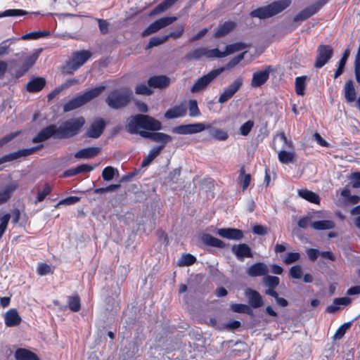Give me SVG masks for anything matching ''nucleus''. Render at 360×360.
<instances>
[{
	"label": "nucleus",
	"instance_id": "obj_62",
	"mask_svg": "<svg viewBox=\"0 0 360 360\" xmlns=\"http://www.w3.org/2000/svg\"><path fill=\"white\" fill-rule=\"evenodd\" d=\"M94 166L88 164H82L77 167H76V172L77 174L80 173H86L92 171L94 169Z\"/></svg>",
	"mask_w": 360,
	"mask_h": 360
},
{
	"label": "nucleus",
	"instance_id": "obj_64",
	"mask_svg": "<svg viewBox=\"0 0 360 360\" xmlns=\"http://www.w3.org/2000/svg\"><path fill=\"white\" fill-rule=\"evenodd\" d=\"M252 232L256 235L264 236L268 233V230L262 225H255L252 228Z\"/></svg>",
	"mask_w": 360,
	"mask_h": 360
},
{
	"label": "nucleus",
	"instance_id": "obj_4",
	"mask_svg": "<svg viewBox=\"0 0 360 360\" xmlns=\"http://www.w3.org/2000/svg\"><path fill=\"white\" fill-rule=\"evenodd\" d=\"M291 4L290 0H279L274 1L267 6L259 7L251 11L253 18L266 19L271 18L287 8Z\"/></svg>",
	"mask_w": 360,
	"mask_h": 360
},
{
	"label": "nucleus",
	"instance_id": "obj_29",
	"mask_svg": "<svg viewBox=\"0 0 360 360\" xmlns=\"http://www.w3.org/2000/svg\"><path fill=\"white\" fill-rule=\"evenodd\" d=\"M297 193L300 197L310 202L315 204H319L320 202L319 196L316 193L311 191H309L306 188H302L298 190Z\"/></svg>",
	"mask_w": 360,
	"mask_h": 360
},
{
	"label": "nucleus",
	"instance_id": "obj_19",
	"mask_svg": "<svg viewBox=\"0 0 360 360\" xmlns=\"http://www.w3.org/2000/svg\"><path fill=\"white\" fill-rule=\"evenodd\" d=\"M232 252L240 261H243L245 257H252L250 248L245 243L233 245Z\"/></svg>",
	"mask_w": 360,
	"mask_h": 360
},
{
	"label": "nucleus",
	"instance_id": "obj_36",
	"mask_svg": "<svg viewBox=\"0 0 360 360\" xmlns=\"http://www.w3.org/2000/svg\"><path fill=\"white\" fill-rule=\"evenodd\" d=\"M345 97L348 102H353L356 99V91L352 80H348L345 83Z\"/></svg>",
	"mask_w": 360,
	"mask_h": 360
},
{
	"label": "nucleus",
	"instance_id": "obj_32",
	"mask_svg": "<svg viewBox=\"0 0 360 360\" xmlns=\"http://www.w3.org/2000/svg\"><path fill=\"white\" fill-rule=\"evenodd\" d=\"M207 55V48L200 47L195 49L190 52L187 53L185 56V59L188 61L193 60H199L202 57L206 58Z\"/></svg>",
	"mask_w": 360,
	"mask_h": 360
},
{
	"label": "nucleus",
	"instance_id": "obj_55",
	"mask_svg": "<svg viewBox=\"0 0 360 360\" xmlns=\"http://www.w3.org/2000/svg\"><path fill=\"white\" fill-rule=\"evenodd\" d=\"M264 283L271 288H274L279 283V278L277 276H267L264 278Z\"/></svg>",
	"mask_w": 360,
	"mask_h": 360
},
{
	"label": "nucleus",
	"instance_id": "obj_25",
	"mask_svg": "<svg viewBox=\"0 0 360 360\" xmlns=\"http://www.w3.org/2000/svg\"><path fill=\"white\" fill-rule=\"evenodd\" d=\"M245 295L248 297L250 305L253 308H258L262 306L263 301L262 296L256 290L248 289L245 291Z\"/></svg>",
	"mask_w": 360,
	"mask_h": 360
},
{
	"label": "nucleus",
	"instance_id": "obj_44",
	"mask_svg": "<svg viewBox=\"0 0 360 360\" xmlns=\"http://www.w3.org/2000/svg\"><path fill=\"white\" fill-rule=\"evenodd\" d=\"M27 13V11L22 9H8L4 11V12L0 13V18L21 16L25 15Z\"/></svg>",
	"mask_w": 360,
	"mask_h": 360
},
{
	"label": "nucleus",
	"instance_id": "obj_21",
	"mask_svg": "<svg viewBox=\"0 0 360 360\" xmlns=\"http://www.w3.org/2000/svg\"><path fill=\"white\" fill-rule=\"evenodd\" d=\"M170 79L165 75L150 77L148 80V84L150 87L164 89L169 85Z\"/></svg>",
	"mask_w": 360,
	"mask_h": 360
},
{
	"label": "nucleus",
	"instance_id": "obj_50",
	"mask_svg": "<svg viewBox=\"0 0 360 360\" xmlns=\"http://www.w3.org/2000/svg\"><path fill=\"white\" fill-rule=\"evenodd\" d=\"M135 93L138 95L150 96L153 93V91L151 90L145 84H140L136 86Z\"/></svg>",
	"mask_w": 360,
	"mask_h": 360
},
{
	"label": "nucleus",
	"instance_id": "obj_31",
	"mask_svg": "<svg viewBox=\"0 0 360 360\" xmlns=\"http://www.w3.org/2000/svg\"><path fill=\"white\" fill-rule=\"evenodd\" d=\"M18 185L15 183L6 185L0 191V205L5 203L11 196L12 193L16 189Z\"/></svg>",
	"mask_w": 360,
	"mask_h": 360
},
{
	"label": "nucleus",
	"instance_id": "obj_8",
	"mask_svg": "<svg viewBox=\"0 0 360 360\" xmlns=\"http://www.w3.org/2000/svg\"><path fill=\"white\" fill-rule=\"evenodd\" d=\"M333 49L330 45L320 44L316 50V58L314 64V68H321L332 58Z\"/></svg>",
	"mask_w": 360,
	"mask_h": 360
},
{
	"label": "nucleus",
	"instance_id": "obj_61",
	"mask_svg": "<svg viewBox=\"0 0 360 360\" xmlns=\"http://www.w3.org/2000/svg\"><path fill=\"white\" fill-rule=\"evenodd\" d=\"M37 272L40 276H45L51 272V269L49 265L42 263L39 264Z\"/></svg>",
	"mask_w": 360,
	"mask_h": 360
},
{
	"label": "nucleus",
	"instance_id": "obj_42",
	"mask_svg": "<svg viewBox=\"0 0 360 360\" xmlns=\"http://www.w3.org/2000/svg\"><path fill=\"white\" fill-rule=\"evenodd\" d=\"M119 173L117 169L112 167H106L102 172V177L105 181H111L115 175L118 176Z\"/></svg>",
	"mask_w": 360,
	"mask_h": 360
},
{
	"label": "nucleus",
	"instance_id": "obj_38",
	"mask_svg": "<svg viewBox=\"0 0 360 360\" xmlns=\"http://www.w3.org/2000/svg\"><path fill=\"white\" fill-rule=\"evenodd\" d=\"M202 240L205 244L212 247L223 248L224 245V243L222 240L214 238L210 234H204L202 236Z\"/></svg>",
	"mask_w": 360,
	"mask_h": 360
},
{
	"label": "nucleus",
	"instance_id": "obj_57",
	"mask_svg": "<svg viewBox=\"0 0 360 360\" xmlns=\"http://www.w3.org/2000/svg\"><path fill=\"white\" fill-rule=\"evenodd\" d=\"M300 258V255L298 252H288L283 259L284 262L287 264H292L298 261Z\"/></svg>",
	"mask_w": 360,
	"mask_h": 360
},
{
	"label": "nucleus",
	"instance_id": "obj_49",
	"mask_svg": "<svg viewBox=\"0 0 360 360\" xmlns=\"http://www.w3.org/2000/svg\"><path fill=\"white\" fill-rule=\"evenodd\" d=\"M10 219L9 214H6L0 218V240L7 229Z\"/></svg>",
	"mask_w": 360,
	"mask_h": 360
},
{
	"label": "nucleus",
	"instance_id": "obj_15",
	"mask_svg": "<svg viewBox=\"0 0 360 360\" xmlns=\"http://www.w3.org/2000/svg\"><path fill=\"white\" fill-rule=\"evenodd\" d=\"M271 70V66H268L265 70L253 73L250 84L252 87L257 88L264 84L269 78Z\"/></svg>",
	"mask_w": 360,
	"mask_h": 360
},
{
	"label": "nucleus",
	"instance_id": "obj_52",
	"mask_svg": "<svg viewBox=\"0 0 360 360\" xmlns=\"http://www.w3.org/2000/svg\"><path fill=\"white\" fill-rule=\"evenodd\" d=\"M70 309L72 311H78L80 309V300L77 296L70 297L68 300Z\"/></svg>",
	"mask_w": 360,
	"mask_h": 360
},
{
	"label": "nucleus",
	"instance_id": "obj_6",
	"mask_svg": "<svg viewBox=\"0 0 360 360\" xmlns=\"http://www.w3.org/2000/svg\"><path fill=\"white\" fill-rule=\"evenodd\" d=\"M131 92H121L115 89L110 92L105 98V103L110 108L119 110L125 108L131 102Z\"/></svg>",
	"mask_w": 360,
	"mask_h": 360
},
{
	"label": "nucleus",
	"instance_id": "obj_12",
	"mask_svg": "<svg viewBox=\"0 0 360 360\" xmlns=\"http://www.w3.org/2000/svg\"><path fill=\"white\" fill-rule=\"evenodd\" d=\"M327 1L328 0H319L313 5L304 8L294 17L293 21L302 22L306 20L316 13Z\"/></svg>",
	"mask_w": 360,
	"mask_h": 360
},
{
	"label": "nucleus",
	"instance_id": "obj_3",
	"mask_svg": "<svg viewBox=\"0 0 360 360\" xmlns=\"http://www.w3.org/2000/svg\"><path fill=\"white\" fill-rule=\"evenodd\" d=\"M105 89L104 85L97 86L71 98L64 105V112H70L84 105L98 97Z\"/></svg>",
	"mask_w": 360,
	"mask_h": 360
},
{
	"label": "nucleus",
	"instance_id": "obj_10",
	"mask_svg": "<svg viewBox=\"0 0 360 360\" xmlns=\"http://www.w3.org/2000/svg\"><path fill=\"white\" fill-rule=\"evenodd\" d=\"M243 84V79L242 77H237L233 82H231L220 94L218 103H224L230 100L236 92H238Z\"/></svg>",
	"mask_w": 360,
	"mask_h": 360
},
{
	"label": "nucleus",
	"instance_id": "obj_13",
	"mask_svg": "<svg viewBox=\"0 0 360 360\" xmlns=\"http://www.w3.org/2000/svg\"><path fill=\"white\" fill-rule=\"evenodd\" d=\"M205 129V124L199 122L176 126L173 129V132L178 134H192L201 132Z\"/></svg>",
	"mask_w": 360,
	"mask_h": 360
},
{
	"label": "nucleus",
	"instance_id": "obj_41",
	"mask_svg": "<svg viewBox=\"0 0 360 360\" xmlns=\"http://www.w3.org/2000/svg\"><path fill=\"white\" fill-rule=\"evenodd\" d=\"M248 47L247 44L243 42H236L229 44L225 48L226 56L232 54L236 51L243 50Z\"/></svg>",
	"mask_w": 360,
	"mask_h": 360
},
{
	"label": "nucleus",
	"instance_id": "obj_11",
	"mask_svg": "<svg viewBox=\"0 0 360 360\" xmlns=\"http://www.w3.org/2000/svg\"><path fill=\"white\" fill-rule=\"evenodd\" d=\"M176 20V17L174 16H168L163 17L158 20H156L151 24H150L142 32V36L146 37L150 35L153 33H155L160 30V29L171 25Z\"/></svg>",
	"mask_w": 360,
	"mask_h": 360
},
{
	"label": "nucleus",
	"instance_id": "obj_16",
	"mask_svg": "<svg viewBox=\"0 0 360 360\" xmlns=\"http://www.w3.org/2000/svg\"><path fill=\"white\" fill-rule=\"evenodd\" d=\"M46 81L42 77H34L26 84L25 89L29 93H37L46 86Z\"/></svg>",
	"mask_w": 360,
	"mask_h": 360
},
{
	"label": "nucleus",
	"instance_id": "obj_5",
	"mask_svg": "<svg viewBox=\"0 0 360 360\" xmlns=\"http://www.w3.org/2000/svg\"><path fill=\"white\" fill-rule=\"evenodd\" d=\"M273 148L278 153V158H293L292 142L288 139L283 131L277 133L273 139Z\"/></svg>",
	"mask_w": 360,
	"mask_h": 360
},
{
	"label": "nucleus",
	"instance_id": "obj_20",
	"mask_svg": "<svg viewBox=\"0 0 360 360\" xmlns=\"http://www.w3.org/2000/svg\"><path fill=\"white\" fill-rule=\"evenodd\" d=\"M351 302L352 299L348 297L335 298L333 304L326 307V311L329 314H335L342 309V307L347 306Z\"/></svg>",
	"mask_w": 360,
	"mask_h": 360
},
{
	"label": "nucleus",
	"instance_id": "obj_47",
	"mask_svg": "<svg viewBox=\"0 0 360 360\" xmlns=\"http://www.w3.org/2000/svg\"><path fill=\"white\" fill-rule=\"evenodd\" d=\"M49 34V32L47 31H36L31 32L24 34L22 37V39H37L41 37H45Z\"/></svg>",
	"mask_w": 360,
	"mask_h": 360
},
{
	"label": "nucleus",
	"instance_id": "obj_7",
	"mask_svg": "<svg viewBox=\"0 0 360 360\" xmlns=\"http://www.w3.org/2000/svg\"><path fill=\"white\" fill-rule=\"evenodd\" d=\"M91 52L88 50L74 52L71 59L64 66L63 72L66 74H72L83 65L91 57Z\"/></svg>",
	"mask_w": 360,
	"mask_h": 360
},
{
	"label": "nucleus",
	"instance_id": "obj_30",
	"mask_svg": "<svg viewBox=\"0 0 360 360\" xmlns=\"http://www.w3.org/2000/svg\"><path fill=\"white\" fill-rule=\"evenodd\" d=\"M186 113V109L182 105L174 106L169 109L165 114V117L167 119H174L179 117H183Z\"/></svg>",
	"mask_w": 360,
	"mask_h": 360
},
{
	"label": "nucleus",
	"instance_id": "obj_33",
	"mask_svg": "<svg viewBox=\"0 0 360 360\" xmlns=\"http://www.w3.org/2000/svg\"><path fill=\"white\" fill-rule=\"evenodd\" d=\"M40 147H32L29 148H23L18 150L16 152H14L13 153H10L8 155H4L2 158H22V157H27L30 155H32L35 151L39 150Z\"/></svg>",
	"mask_w": 360,
	"mask_h": 360
},
{
	"label": "nucleus",
	"instance_id": "obj_9",
	"mask_svg": "<svg viewBox=\"0 0 360 360\" xmlns=\"http://www.w3.org/2000/svg\"><path fill=\"white\" fill-rule=\"evenodd\" d=\"M221 73L222 70L214 69L211 70L195 81L191 88V91L192 93H196L202 91Z\"/></svg>",
	"mask_w": 360,
	"mask_h": 360
},
{
	"label": "nucleus",
	"instance_id": "obj_14",
	"mask_svg": "<svg viewBox=\"0 0 360 360\" xmlns=\"http://www.w3.org/2000/svg\"><path fill=\"white\" fill-rule=\"evenodd\" d=\"M105 122L103 118L96 119L88 128L86 134L88 137L96 139L103 132Z\"/></svg>",
	"mask_w": 360,
	"mask_h": 360
},
{
	"label": "nucleus",
	"instance_id": "obj_51",
	"mask_svg": "<svg viewBox=\"0 0 360 360\" xmlns=\"http://www.w3.org/2000/svg\"><path fill=\"white\" fill-rule=\"evenodd\" d=\"M226 54L225 51H220L218 49H207V58H224L226 57Z\"/></svg>",
	"mask_w": 360,
	"mask_h": 360
},
{
	"label": "nucleus",
	"instance_id": "obj_63",
	"mask_svg": "<svg viewBox=\"0 0 360 360\" xmlns=\"http://www.w3.org/2000/svg\"><path fill=\"white\" fill-rule=\"evenodd\" d=\"M37 59V55L32 54L26 58L23 63V68L25 70H27L30 68H31L36 62Z\"/></svg>",
	"mask_w": 360,
	"mask_h": 360
},
{
	"label": "nucleus",
	"instance_id": "obj_39",
	"mask_svg": "<svg viewBox=\"0 0 360 360\" xmlns=\"http://www.w3.org/2000/svg\"><path fill=\"white\" fill-rule=\"evenodd\" d=\"M306 76H300L295 78V92L298 96H304L306 89Z\"/></svg>",
	"mask_w": 360,
	"mask_h": 360
},
{
	"label": "nucleus",
	"instance_id": "obj_58",
	"mask_svg": "<svg viewBox=\"0 0 360 360\" xmlns=\"http://www.w3.org/2000/svg\"><path fill=\"white\" fill-rule=\"evenodd\" d=\"M20 134V131H15V132L10 133V134H7L6 136H4L3 138L0 139V148L3 147L7 143H8L11 140H13L14 138H15Z\"/></svg>",
	"mask_w": 360,
	"mask_h": 360
},
{
	"label": "nucleus",
	"instance_id": "obj_48",
	"mask_svg": "<svg viewBox=\"0 0 360 360\" xmlns=\"http://www.w3.org/2000/svg\"><path fill=\"white\" fill-rule=\"evenodd\" d=\"M231 309L235 312L247 314L252 313L250 307L247 304H233L231 305Z\"/></svg>",
	"mask_w": 360,
	"mask_h": 360
},
{
	"label": "nucleus",
	"instance_id": "obj_2",
	"mask_svg": "<svg viewBox=\"0 0 360 360\" xmlns=\"http://www.w3.org/2000/svg\"><path fill=\"white\" fill-rule=\"evenodd\" d=\"M85 124L82 116L70 118L63 122L59 127L51 124L41 129L32 139L34 143H39L53 138L56 139H68L77 135Z\"/></svg>",
	"mask_w": 360,
	"mask_h": 360
},
{
	"label": "nucleus",
	"instance_id": "obj_60",
	"mask_svg": "<svg viewBox=\"0 0 360 360\" xmlns=\"http://www.w3.org/2000/svg\"><path fill=\"white\" fill-rule=\"evenodd\" d=\"M51 190V187L48 184L45 185L43 190L39 191L36 202L44 200L46 196L50 193Z\"/></svg>",
	"mask_w": 360,
	"mask_h": 360
},
{
	"label": "nucleus",
	"instance_id": "obj_53",
	"mask_svg": "<svg viewBox=\"0 0 360 360\" xmlns=\"http://www.w3.org/2000/svg\"><path fill=\"white\" fill-rule=\"evenodd\" d=\"M254 127V122L252 120H248L241 125L240 127V133L243 136H247L250 132L251 129Z\"/></svg>",
	"mask_w": 360,
	"mask_h": 360
},
{
	"label": "nucleus",
	"instance_id": "obj_27",
	"mask_svg": "<svg viewBox=\"0 0 360 360\" xmlns=\"http://www.w3.org/2000/svg\"><path fill=\"white\" fill-rule=\"evenodd\" d=\"M14 356L16 360H39L34 352L24 348L18 349Z\"/></svg>",
	"mask_w": 360,
	"mask_h": 360
},
{
	"label": "nucleus",
	"instance_id": "obj_23",
	"mask_svg": "<svg viewBox=\"0 0 360 360\" xmlns=\"http://www.w3.org/2000/svg\"><path fill=\"white\" fill-rule=\"evenodd\" d=\"M77 84H79V80L77 79H69L66 80L63 84L55 88L47 95L48 101H50L53 100L65 89Z\"/></svg>",
	"mask_w": 360,
	"mask_h": 360
},
{
	"label": "nucleus",
	"instance_id": "obj_1",
	"mask_svg": "<svg viewBox=\"0 0 360 360\" xmlns=\"http://www.w3.org/2000/svg\"><path fill=\"white\" fill-rule=\"evenodd\" d=\"M161 123L155 118L142 114L131 116L127 120V131L131 134H139L141 137L165 145L172 141V137L162 132H157L161 129Z\"/></svg>",
	"mask_w": 360,
	"mask_h": 360
},
{
	"label": "nucleus",
	"instance_id": "obj_40",
	"mask_svg": "<svg viewBox=\"0 0 360 360\" xmlns=\"http://www.w3.org/2000/svg\"><path fill=\"white\" fill-rule=\"evenodd\" d=\"M177 1L178 0H164L151 11L150 15H156L167 10Z\"/></svg>",
	"mask_w": 360,
	"mask_h": 360
},
{
	"label": "nucleus",
	"instance_id": "obj_28",
	"mask_svg": "<svg viewBox=\"0 0 360 360\" xmlns=\"http://www.w3.org/2000/svg\"><path fill=\"white\" fill-rule=\"evenodd\" d=\"M101 150L100 147H89L83 148L77 152L74 158H94L97 156Z\"/></svg>",
	"mask_w": 360,
	"mask_h": 360
},
{
	"label": "nucleus",
	"instance_id": "obj_45",
	"mask_svg": "<svg viewBox=\"0 0 360 360\" xmlns=\"http://www.w3.org/2000/svg\"><path fill=\"white\" fill-rule=\"evenodd\" d=\"M351 322H347L340 326L334 334V340H340L345 335L346 331L350 328Z\"/></svg>",
	"mask_w": 360,
	"mask_h": 360
},
{
	"label": "nucleus",
	"instance_id": "obj_17",
	"mask_svg": "<svg viewBox=\"0 0 360 360\" xmlns=\"http://www.w3.org/2000/svg\"><path fill=\"white\" fill-rule=\"evenodd\" d=\"M217 233L222 238L229 240H240L243 238L242 231L233 228L219 229Z\"/></svg>",
	"mask_w": 360,
	"mask_h": 360
},
{
	"label": "nucleus",
	"instance_id": "obj_56",
	"mask_svg": "<svg viewBox=\"0 0 360 360\" xmlns=\"http://www.w3.org/2000/svg\"><path fill=\"white\" fill-rule=\"evenodd\" d=\"M290 275L292 278L299 279L302 278L303 271L302 266L300 265H295L290 269Z\"/></svg>",
	"mask_w": 360,
	"mask_h": 360
},
{
	"label": "nucleus",
	"instance_id": "obj_54",
	"mask_svg": "<svg viewBox=\"0 0 360 360\" xmlns=\"http://www.w3.org/2000/svg\"><path fill=\"white\" fill-rule=\"evenodd\" d=\"M200 115V110L195 100H191L189 101V115L191 117H196Z\"/></svg>",
	"mask_w": 360,
	"mask_h": 360
},
{
	"label": "nucleus",
	"instance_id": "obj_24",
	"mask_svg": "<svg viewBox=\"0 0 360 360\" xmlns=\"http://www.w3.org/2000/svg\"><path fill=\"white\" fill-rule=\"evenodd\" d=\"M205 129L207 130L210 135L217 141H226L229 138V134L226 130L215 128L211 124H205Z\"/></svg>",
	"mask_w": 360,
	"mask_h": 360
},
{
	"label": "nucleus",
	"instance_id": "obj_35",
	"mask_svg": "<svg viewBox=\"0 0 360 360\" xmlns=\"http://www.w3.org/2000/svg\"><path fill=\"white\" fill-rule=\"evenodd\" d=\"M238 181L242 185V191H244L250 186L251 181V175L246 173L245 167L242 166L240 169Z\"/></svg>",
	"mask_w": 360,
	"mask_h": 360
},
{
	"label": "nucleus",
	"instance_id": "obj_26",
	"mask_svg": "<svg viewBox=\"0 0 360 360\" xmlns=\"http://www.w3.org/2000/svg\"><path fill=\"white\" fill-rule=\"evenodd\" d=\"M236 27V23L233 21H226L221 25H219L216 30L214 37L215 38H220L226 36L231 32Z\"/></svg>",
	"mask_w": 360,
	"mask_h": 360
},
{
	"label": "nucleus",
	"instance_id": "obj_43",
	"mask_svg": "<svg viewBox=\"0 0 360 360\" xmlns=\"http://www.w3.org/2000/svg\"><path fill=\"white\" fill-rule=\"evenodd\" d=\"M169 38V36H165V35L153 37L150 38L147 46H146V49H150L152 47L159 46V45L163 44L164 42H165Z\"/></svg>",
	"mask_w": 360,
	"mask_h": 360
},
{
	"label": "nucleus",
	"instance_id": "obj_37",
	"mask_svg": "<svg viewBox=\"0 0 360 360\" xmlns=\"http://www.w3.org/2000/svg\"><path fill=\"white\" fill-rule=\"evenodd\" d=\"M311 226L315 230H328L335 227V223L332 220H321L312 222Z\"/></svg>",
	"mask_w": 360,
	"mask_h": 360
},
{
	"label": "nucleus",
	"instance_id": "obj_18",
	"mask_svg": "<svg viewBox=\"0 0 360 360\" xmlns=\"http://www.w3.org/2000/svg\"><path fill=\"white\" fill-rule=\"evenodd\" d=\"M246 273L251 277L265 276L269 273V268L264 263L258 262L248 267Z\"/></svg>",
	"mask_w": 360,
	"mask_h": 360
},
{
	"label": "nucleus",
	"instance_id": "obj_22",
	"mask_svg": "<svg viewBox=\"0 0 360 360\" xmlns=\"http://www.w3.org/2000/svg\"><path fill=\"white\" fill-rule=\"evenodd\" d=\"M5 324L8 327H13L20 323L22 319L15 309H11L4 314Z\"/></svg>",
	"mask_w": 360,
	"mask_h": 360
},
{
	"label": "nucleus",
	"instance_id": "obj_34",
	"mask_svg": "<svg viewBox=\"0 0 360 360\" xmlns=\"http://www.w3.org/2000/svg\"><path fill=\"white\" fill-rule=\"evenodd\" d=\"M247 52L243 51L231 58L224 67L217 68V70H222V72L227 70H231L238 65L245 58Z\"/></svg>",
	"mask_w": 360,
	"mask_h": 360
},
{
	"label": "nucleus",
	"instance_id": "obj_46",
	"mask_svg": "<svg viewBox=\"0 0 360 360\" xmlns=\"http://www.w3.org/2000/svg\"><path fill=\"white\" fill-rule=\"evenodd\" d=\"M195 262V258L191 254H185L178 261V265L180 266H190Z\"/></svg>",
	"mask_w": 360,
	"mask_h": 360
},
{
	"label": "nucleus",
	"instance_id": "obj_59",
	"mask_svg": "<svg viewBox=\"0 0 360 360\" xmlns=\"http://www.w3.org/2000/svg\"><path fill=\"white\" fill-rule=\"evenodd\" d=\"M79 201V197L70 196V197H68L65 199L60 200L56 207H58V206L62 205H73V204L78 202Z\"/></svg>",
	"mask_w": 360,
	"mask_h": 360
}]
</instances>
